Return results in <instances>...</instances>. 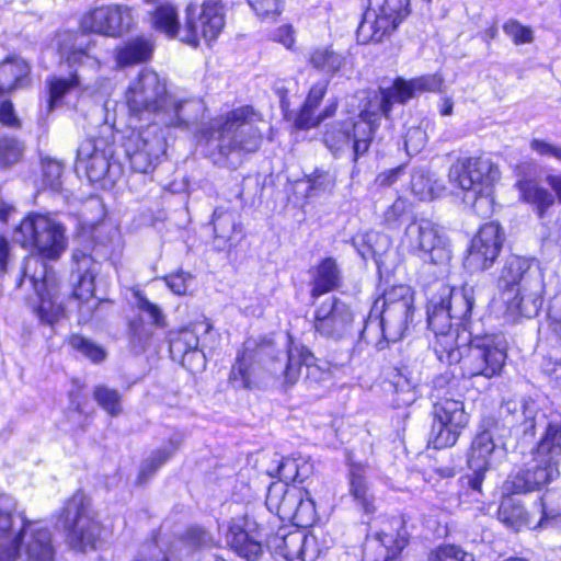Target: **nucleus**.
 Instances as JSON below:
<instances>
[{
	"label": "nucleus",
	"instance_id": "60",
	"mask_svg": "<svg viewBox=\"0 0 561 561\" xmlns=\"http://www.w3.org/2000/svg\"><path fill=\"white\" fill-rule=\"evenodd\" d=\"M503 31L516 45L529 44L534 41L533 30L522 25L517 20L512 19L505 22Z\"/></svg>",
	"mask_w": 561,
	"mask_h": 561
},
{
	"label": "nucleus",
	"instance_id": "21",
	"mask_svg": "<svg viewBox=\"0 0 561 561\" xmlns=\"http://www.w3.org/2000/svg\"><path fill=\"white\" fill-rule=\"evenodd\" d=\"M134 23L131 9L124 4H103L88 12L81 26L85 31L106 36H121L127 32Z\"/></svg>",
	"mask_w": 561,
	"mask_h": 561
},
{
	"label": "nucleus",
	"instance_id": "41",
	"mask_svg": "<svg viewBox=\"0 0 561 561\" xmlns=\"http://www.w3.org/2000/svg\"><path fill=\"white\" fill-rule=\"evenodd\" d=\"M537 514L539 515V520L534 528L561 527V490L547 491L540 499Z\"/></svg>",
	"mask_w": 561,
	"mask_h": 561
},
{
	"label": "nucleus",
	"instance_id": "62",
	"mask_svg": "<svg viewBox=\"0 0 561 561\" xmlns=\"http://www.w3.org/2000/svg\"><path fill=\"white\" fill-rule=\"evenodd\" d=\"M43 182L53 191H58L61 186L62 165L60 162L51 159H45L42 162Z\"/></svg>",
	"mask_w": 561,
	"mask_h": 561
},
{
	"label": "nucleus",
	"instance_id": "57",
	"mask_svg": "<svg viewBox=\"0 0 561 561\" xmlns=\"http://www.w3.org/2000/svg\"><path fill=\"white\" fill-rule=\"evenodd\" d=\"M184 542L192 549H204L215 547L218 539L206 529L195 526L186 531Z\"/></svg>",
	"mask_w": 561,
	"mask_h": 561
},
{
	"label": "nucleus",
	"instance_id": "2",
	"mask_svg": "<svg viewBox=\"0 0 561 561\" xmlns=\"http://www.w3.org/2000/svg\"><path fill=\"white\" fill-rule=\"evenodd\" d=\"M51 530L16 512L13 497L0 495V561H55Z\"/></svg>",
	"mask_w": 561,
	"mask_h": 561
},
{
	"label": "nucleus",
	"instance_id": "25",
	"mask_svg": "<svg viewBox=\"0 0 561 561\" xmlns=\"http://www.w3.org/2000/svg\"><path fill=\"white\" fill-rule=\"evenodd\" d=\"M501 433L520 427L525 434H534L538 405L534 400H507L499 409Z\"/></svg>",
	"mask_w": 561,
	"mask_h": 561
},
{
	"label": "nucleus",
	"instance_id": "54",
	"mask_svg": "<svg viewBox=\"0 0 561 561\" xmlns=\"http://www.w3.org/2000/svg\"><path fill=\"white\" fill-rule=\"evenodd\" d=\"M70 346L94 363L102 362L106 353L98 344L81 335H72L69 339Z\"/></svg>",
	"mask_w": 561,
	"mask_h": 561
},
{
	"label": "nucleus",
	"instance_id": "50",
	"mask_svg": "<svg viewBox=\"0 0 561 561\" xmlns=\"http://www.w3.org/2000/svg\"><path fill=\"white\" fill-rule=\"evenodd\" d=\"M78 274V285L75 287L72 295L76 299L82 302V305L80 306V313L83 314L84 309L87 307V302H89L93 298L95 267L87 268Z\"/></svg>",
	"mask_w": 561,
	"mask_h": 561
},
{
	"label": "nucleus",
	"instance_id": "7",
	"mask_svg": "<svg viewBox=\"0 0 561 561\" xmlns=\"http://www.w3.org/2000/svg\"><path fill=\"white\" fill-rule=\"evenodd\" d=\"M499 179L497 165L488 158L458 159L448 171L449 183L463 193V203L483 218L493 213V186Z\"/></svg>",
	"mask_w": 561,
	"mask_h": 561
},
{
	"label": "nucleus",
	"instance_id": "23",
	"mask_svg": "<svg viewBox=\"0 0 561 561\" xmlns=\"http://www.w3.org/2000/svg\"><path fill=\"white\" fill-rule=\"evenodd\" d=\"M112 148L102 139H85L77 151V167L83 169L91 182H99L110 170Z\"/></svg>",
	"mask_w": 561,
	"mask_h": 561
},
{
	"label": "nucleus",
	"instance_id": "12",
	"mask_svg": "<svg viewBox=\"0 0 561 561\" xmlns=\"http://www.w3.org/2000/svg\"><path fill=\"white\" fill-rule=\"evenodd\" d=\"M265 504L270 512L280 519L294 522L299 527H308L316 520V506L307 490L283 481L272 482Z\"/></svg>",
	"mask_w": 561,
	"mask_h": 561
},
{
	"label": "nucleus",
	"instance_id": "30",
	"mask_svg": "<svg viewBox=\"0 0 561 561\" xmlns=\"http://www.w3.org/2000/svg\"><path fill=\"white\" fill-rule=\"evenodd\" d=\"M227 542L237 554L248 561L256 560L263 551L257 535L248 533L237 523L230 525Z\"/></svg>",
	"mask_w": 561,
	"mask_h": 561
},
{
	"label": "nucleus",
	"instance_id": "49",
	"mask_svg": "<svg viewBox=\"0 0 561 561\" xmlns=\"http://www.w3.org/2000/svg\"><path fill=\"white\" fill-rule=\"evenodd\" d=\"M463 428L454 427L446 423H432L430 432V444L436 449L454 446Z\"/></svg>",
	"mask_w": 561,
	"mask_h": 561
},
{
	"label": "nucleus",
	"instance_id": "9",
	"mask_svg": "<svg viewBox=\"0 0 561 561\" xmlns=\"http://www.w3.org/2000/svg\"><path fill=\"white\" fill-rule=\"evenodd\" d=\"M65 232V227L54 218L30 214L14 230V239L24 248H33L44 259L57 260L68 244Z\"/></svg>",
	"mask_w": 561,
	"mask_h": 561
},
{
	"label": "nucleus",
	"instance_id": "4",
	"mask_svg": "<svg viewBox=\"0 0 561 561\" xmlns=\"http://www.w3.org/2000/svg\"><path fill=\"white\" fill-rule=\"evenodd\" d=\"M260 123H263L261 115L248 105L215 118L204 137L220 156L216 162L236 168L241 162V153L256 151L263 138Z\"/></svg>",
	"mask_w": 561,
	"mask_h": 561
},
{
	"label": "nucleus",
	"instance_id": "14",
	"mask_svg": "<svg viewBox=\"0 0 561 561\" xmlns=\"http://www.w3.org/2000/svg\"><path fill=\"white\" fill-rule=\"evenodd\" d=\"M125 98L131 115L152 113L164 117L171 95L168 94L165 80L157 72L145 69L130 82Z\"/></svg>",
	"mask_w": 561,
	"mask_h": 561
},
{
	"label": "nucleus",
	"instance_id": "43",
	"mask_svg": "<svg viewBox=\"0 0 561 561\" xmlns=\"http://www.w3.org/2000/svg\"><path fill=\"white\" fill-rule=\"evenodd\" d=\"M518 188L523 199L536 207L539 217H543L546 209L554 204L553 194L536 181H520Z\"/></svg>",
	"mask_w": 561,
	"mask_h": 561
},
{
	"label": "nucleus",
	"instance_id": "55",
	"mask_svg": "<svg viewBox=\"0 0 561 561\" xmlns=\"http://www.w3.org/2000/svg\"><path fill=\"white\" fill-rule=\"evenodd\" d=\"M61 55L66 57L67 62L70 65H83L89 67L92 70H99L101 67V62L98 58L93 57L89 53V47L85 49L79 47H73L68 49L66 46L60 47Z\"/></svg>",
	"mask_w": 561,
	"mask_h": 561
},
{
	"label": "nucleus",
	"instance_id": "3",
	"mask_svg": "<svg viewBox=\"0 0 561 561\" xmlns=\"http://www.w3.org/2000/svg\"><path fill=\"white\" fill-rule=\"evenodd\" d=\"M506 351L507 344L502 335H473L463 328L455 347L451 336L442 340L437 347V358L448 365L459 364L463 377L482 376L491 379L501 374L507 357Z\"/></svg>",
	"mask_w": 561,
	"mask_h": 561
},
{
	"label": "nucleus",
	"instance_id": "59",
	"mask_svg": "<svg viewBox=\"0 0 561 561\" xmlns=\"http://www.w3.org/2000/svg\"><path fill=\"white\" fill-rule=\"evenodd\" d=\"M136 307L140 312L146 314L156 327L165 325V316L161 308L139 293L136 294Z\"/></svg>",
	"mask_w": 561,
	"mask_h": 561
},
{
	"label": "nucleus",
	"instance_id": "51",
	"mask_svg": "<svg viewBox=\"0 0 561 561\" xmlns=\"http://www.w3.org/2000/svg\"><path fill=\"white\" fill-rule=\"evenodd\" d=\"M93 398L112 416H116L122 412L121 394L117 390L105 386H98L93 391Z\"/></svg>",
	"mask_w": 561,
	"mask_h": 561
},
{
	"label": "nucleus",
	"instance_id": "11",
	"mask_svg": "<svg viewBox=\"0 0 561 561\" xmlns=\"http://www.w3.org/2000/svg\"><path fill=\"white\" fill-rule=\"evenodd\" d=\"M412 313L413 296L410 287L394 286L382 296L380 320L370 316L364 327L363 335H368L373 327H380L387 342H397L403 336Z\"/></svg>",
	"mask_w": 561,
	"mask_h": 561
},
{
	"label": "nucleus",
	"instance_id": "24",
	"mask_svg": "<svg viewBox=\"0 0 561 561\" xmlns=\"http://www.w3.org/2000/svg\"><path fill=\"white\" fill-rule=\"evenodd\" d=\"M543 276L534 275L529 286L520 287L515 293L503 296L502 300L506 305V311L514 318L536 317L542 307Z\"/></svg>",
	"mask_w": 561,
	"mask_h": 561
},
{
	"label": "nucleus",
	"instance_id": "16",
	"mask_svg": "<svg viewBox=\"0 0 561 561\" xmlns=\"http://www.w3.org/2000/svg\"><path fill=\"white\" fill-rule=\"evenodd\" d=\"M402 244L432 264H446L451 259L449 245L440 229L428 219L413 220L405 228Z\"/></svg>",
	"mask_w": 561,
	"mask_h": 561
},
{
	"label": "nucleus",
	"instance_id": "37",
	"mask_svg": "<svg viewBox=\"0 0 561 561\" xmlns=\"http://www.w3.org/2000/svg\"><path fill=\"white\" fill-rule=\"evenodd\" d=\"M350 493L366 514H373L376 511L375 497L370 493L366 479V469L362 465H351Z\"/></svg>",
	"mask_w": 561,
	"mask_h": 561
},
{
	"label": "nucleus",
	"instance_id": "38",
	"mask_svg": "<svg viewBox=\"0 0 561 561\" xmlns=\"http://www.w3.org/2000/svg\"><path fill=\"white\" fill-rule=\"evenodd\" d=\"M347 58L342 53L335 51L330 46H320L310 50L309 65L325 76L333 77L343 69Z\"/></svg>",
	"mask_w": 561,
	"mask_h": 561
},
{
	"label": "nucleus",
	"instance_id": "48",
	"mask_svg": "<svg viewBox=\"0 0 561 561\" xmlns=\"http://www.w3.org/2000/svg\"><path fill=\"white\" fill-rule=\"evenodd\" d=\"M198 327L185 328L174 333L170 339V354L173 360L184 358L185 354L199 345Z\"/></svg>",
	"mask_w": 561,
	"mask_h": 561
},
{
	"label": "nucleus",
	"instance_id": "8",
	"mask_svg": "<svg viewBox=\"0 0 561 561\" xmlns=\"http://www.w3.org/2000/svg\"><path fill=\"white\" fill-rule=\"evenodd\" d=\"M59 523L68 545L82 552L95 550L103 531L90 499L82 492L75 493L62 507Z\"/></svg>",
	"mask_w": 561,
	"mask_h": 561
},
{
	"label": "nucleus",
	"instance_id": "27",
	"mask_svg": "<svg viewBox=\"0 0 561 561\" xmlns=\"http://www.w3.org/2000/svg\"><path fill=\"white\" fill-rule=\"evenodd\" d=\"M453 316L447 310L442 300L436 295L432 296L427 306V322L430 329L435 333L436 341L434 345L435 354L437 355V347L447 336L454 340V346L459 342V334L461 330L458 328L453 329Z\"/></svg>",
	"mask_w": 561,
	"mask_h": 561
},
{
	"label": "nucleus",
	"instance_id": "1",
	"mask_svg": "<svg viewBox=\"0 0 561 561\" xmlns=\"http://www.w3.org/2000/svg\"><path fill=\"white\" fill-rule=\"evenodd\" d=\"M442 85L443 79L436 73L411 80L398 78L391 87L379 90L360 112L358 121L332 124L324 133L323 141L335 156L352 149V161L356 163L368 151L380 117H388L394 103L403 104L414 98L416 92L439 91Z\"/></svg>",
	"mask_w": 561,
	"mask_h": 561
},
{
	"label": "nucleus",
	"instance_id": "20",
	"mask_svg": "<svg viewBox=\"0 0 561 561\" xmlns=\"http://www.w3.org/2000/svg\"><path fill=\"white\" fill-rule=\"evenodd\" d=\"M313 355L304 345L296 343L288 334L286 351L272 357L265 363L267 370L277 379H282L287 386L295 385L301 375V368L305 366L308 371L318 370L313 366Z\"/></svg>",
	"mask_w": 561,
	"mask_h": 561
},
{
	"label": "nucleus",
	"instance_id": "18",
	"mask_svg": "<svg viewBox=\"0 0 561 561\" xmlns=\"http://www.w3.org/2000/svg\"><path fill=\"white\" fill-rule=\"evenodd\" d=\"M355 313L337 297H329L314 310L313 328L323 337L344 340L354 333Z\"/></svg>",
	"mask_w": 561,
	"mask_h": 561
},
{
	"label": "nucleus",
	"instance_id": "42",
	"mask_svg": "<svg viewBox=\"0 0 561 561\" xmlns=\"http://www.w3.org/2000/svg\"><path fill=\"white\" fill-rule=\"evenodd\" d=\"M327 87V82H319L310 89L308 96L296 118V126L298 128L309 129L319 125V119L314 118V111L325 95Z\"/></svg>",
	"mask_w": 561,
	"mask_h": 561
},
{
	"label": "nucleus",
	"instance_id": "47",
	"mask_svg": "<svg viewBox=\"0 0 561 561\" xmlns=\"http://www.w3.org/2000/svg\"><path fill=\"white\" fill-rule=\"evenodd\" d=\"M411 191L421 201H431L442 196L445 185L423 171H416L411 178Z\"/></svg>",
	"mask_w": 561,
	"mask_h": 561
},
{
	"label": "nucleus",
	"instance_id": "10",
	"mask_svg": "<svg viewBox=\"0 0 561 561\" xmlns=\"http://www.w3.org/2000/svg\"><path fill=\"white\" fill-rule=\"evenodd\" d=\"M410 0H368L357 28L360 44L382 43L388 39L410 14Z\"/></svg>",
	"mask_w": 561,
	"mask_h": 561
},
{
	"label": "nucleus",
	"instance_id": "58",
	"mask_svg": "<svg viewBox=\"0 0 561 561\" xmlns=\"http://www.w3.org/2000/svg\"><path fill=\"white\" fill-rule=\"evenodd\" d=\"M304 546L300 549L299 561H316L324 551L328 550L325 543H320L316 534H302Z\"/></svg>",
	"mask_w": 561,
	"mask_h": 561
},
{
	"label": "nucleus",
	"instance_id": "34",
	"mask_svg": "<svg viewBox=\"0 0 561 561\" xmlns=\"http://www.w3.org/2000/svg\"><path fill=\"white\" fill-rule=\"evenodd\" d=\"M204 112V104L198 99L176 100L172 95L164 114L165 125L182 126L198 119Z\"/></svg>",
	"mask_w": 561,
	"mask_h": 561
},
{
	"label": "nucleus",
	"instance_id": "33",
	"mask_svg": "<svg viewBox=\"0 0 561 561\" xmlns=\"http://www.w3.org/2000/svg\"><path fill=\"white\" fill-rule=\"evenodd\" d=\"M342 284L341 271L333 257H325L316 267L310 295L318 298L321 295L339 288Z\"/></svg>",
	"mask_w": 561,
	"mask_h": 561
},
{
	"label": "nucleus",
	"instance_id": "35",
	"mask_svg": "<svg viewBox=\"0 0 561 561\" xmlns=\"http://www.w3.org/2000/svg\"><path fill=\"white\" fill-rule=\"evenodd\" d=\"M152 51L153 43L151 38L137 36L117 47L115 58L118 66L127 67L149 60Z\"/></svg>",
	"mask_w": 561,
	"mask_h": 561
},
{
	"label": "nucleus",
	"instance_id": "53",
	"mask_svg": "<svg viewBox=\"0 0 561 561\" xmlns=\"http://www.w3.org/2000/svg\"><path fill=\"white\" fill-rule=\"evenodd\" d=\"M428 561H474V558L459 546L440 545L430 552Z\"/></svg>",
	"mask_w": 561,
	"mask_h": 561
},
{
	"label": "nucleus",
	"instance_id": "26",
	"mask_svg": "<svg viewBox=\"0 0 561 561\" xmlns=\"http://www.w3.org/2000/svg\"><path fill=\"white\" fill-rule=\"evenodd\" d=\"M409 540L403 516L391 517L387 526L376 535V557L374 561H393L401 553Z\"/></svg>",
	"mask_w": 561,
	"mask_h": 561
},
{
	"label": "nucleus",
	"instance_id": "6",
	"mask_svg": "<svg viewBox=\"0 0 561 561\" xmlns=\"http://www.w3.org/2000/svg\"><path fill=\"white\" fill-rule=\"evenodd\" d=\"M560 462L561 419L551 415L531 460L508 478L506 489L513 493L539 490L559 477Z\"/></svg>",
	"mask_w": 561,
	"mask_h": 561
},
{
	"label": "nucleus",
	"instance_id": "17",
	"mask_svg": "<svg viewBox=\"0 0 561 561\" xmlns=\"http://www.w3.org/2000/svg\"><path fill=\"white\" fill-rule=\"evenodd\" d=\"M32 267L34 272L30 278L41 300L38 316L42 321L54 324L64 316V306L58 294V278L54 270L38 256L27 259L24 275H27Z\"/></svg>",
	"mask_w": 561,
	"mask_h": 561
},
{
	"label": "nucleus",
	"instance_id": "40",
	"mask_svg": "<svg viewBox=\"0 0 561 561\" xmlns=\"http://www.w3.org/2000/svg\"><path fill=\"white\" fill-rule=\"evenodd\" d=\"M499 520L507 528L519 530L522 527H534L531 515L514 497H504L497 510Z\"/></svg>",
	"mask_w": 561,
	"mask_h": 561
},
{
	"label": "nucleus",
	"instance_id": "19",
	"mask_svg": "<svg viewBox=\"0 0 561 561\" xmlns=\"http://www.w3.org/2000/svg\"><path fill=\"white\" fill-rule=\"evenodd\" d=\"M504 241V234L497 222L484 224L471 240L465 265L471 272L490 268L497 259Z\"/></svg>",
	"mask_w": 561,
	"mask_h": 561
},
{
	"label": "nucleus",
	"instance_id": "29",
	"mask_svg": "<svg viewBox=\"0 0 561 561\" xmlns=\"http://www.w3.org/2000/svg\"><path fill=\"white\" fill-rule=\"evenodd\" d=\"M436 296L442 300L454 319L463 320L471 313L473 306L471 288L455 289L439 283Z\"/></svg>",
	"mask_w": 561,
	"mask_h": 561
},
{
	"label": "nucleus",
	"instance_id": "5",
	"mask_svg": "<svg viewBox=\"0 0 561 561\" xmlns=\"http://www.w3.org/2000/svg\"><path fill=\"white\" fill-rule=\"evenodd\" d=\"M197 7H186V20L182 27L179 23L176 8L171 3H162L156 8L151 15V25L154 30L170 38H178L193 47L199 44L201 35L205 41L211 42L218 37L225 26L224 7L220 0H205L199 14L201 32L195 21Z\"/></svg>",
	"mask_w": 561,
	"mask_h": 561
},
{
	"label": "nucleus",
	"instance_id": "56",
	"mask_svg": "<svg viewBox=\"0 0 561 561\" xmlns=\"http://www.w3.org/2000/svg\"><path fill=\"white\" fill-rule=\"evenodd\" d=\"M23 147L14 138L0 137V168L16 163L22 156Z\"/></svg>",
	"mask_w": 561,
	"mask_h": 561
},
{
	"label": "nucleus",
	"instance_id": "39",
	"mask_svg": "<svg viewBox=\"0 0 561 561\" xmlns=\"http://www.w3.org/2000/svg\"><path fill=\"white\" fill-rule=\"evenodd\" d=\"M432 414L434 423H446L454 427L465 428L469 422L463 402L450 398L437 401L433 407Z\"/></svg>",
	"mask_w": 561,
	"mask_h": 561
},
{
	"label": "nucleus",
	"instance_id": "36",
	"mask_svg": "<svg viewBox=\"0 0 561 561\" xmlns=\"http://www.w3.org/2000/svg\"><path fill=\"white\" fill-rule=\"evenodd\" d=\"M302 534L304 530L299 529L288 533L279 530L268 540V547L276 558L299 561L300 549L304 546Z\"/></svg>",
	"mask_w": 561,
	"mask_h": 561
},
{
	"label": "nucleus",
	"instance_id": "32",
	"mask_svg": "<svg viewBox=\"0 0 561 561\" xmlns=\"http://www.w3.org/2000/svg\"><path fill=\"white\" fill-rule=\"evenodd\" d=\"M417 381V378L407 366L394 369L390 381L394 408L409 407L416 400Z\"/></svg>",
	"mask_w": 561,
	"mask_h": 561
},
{
	"label": "nucleus",
	"instance_id": "13",
	"mask_svg": "<svg viewBox=\"0 0 561 561\" xmlns=\"http://www.w3.org/2000/svg\"><path fill=\"white\" fill-rule=\"evenodd\" d=\"M500 421L495 415H484L471 443L468 454V466L472 470L470 485L480 492L485 472L493 466L495 458L502 454Z\"/></svg>",
	"mask_w": 561,
	"mask_h": 561
},
{
	"label": "nucleus",
	"instance_id": "22",
	"mask_svg": "<svg viewBox=\"0 0 561 561\" xmlns=\"http://www.w3.org/2000/svg\"><path fill=\"white\" fill-rule=\"evenodd\" d=\"M534 275H542L535 260L517 255L508 256L497 279L501 298L519 290L520 287L529 286Z\"/></svg>",
	"mask_w": 561,
	"mask_h": 561
},
{
	"label": "nucleus",
	"instance_id": "63",
	"mask_svg": "<svg viewBox=\"0 0 561 561\" xmlns=\"http://www.w3.org/2000/svg\"><path fill=\"white\" fill-rule=\"evenodd\" d=\"M426 133L421 127L410 128L404 138L405 149L409 154H416L426 144Z\"/></svg>",
	"mask_w": 561,
	"mask_h": 561
},
{
	"label": "nucleus",
	"instance_id": "61",
	"mask_svg": "<svg viewBox=\"0 0 561 561\" xmlns=\"http://www.w3.org/2000/svg\"><path fill=\"white\" fill-rule=\"evenodd\" d=\"M309 188L320 192H332L336 184V175L325 170L317 169L308 175Z\"/></svg>",
	"mask_w": 561,
	"mask_h": 561
},
{
	"label": "nucleus",
	"instance_id": "31",
	"mask_svg": "<svg viewBox=\"0 0 561 561\" xmlns=\"http://www.w3.org/2000/svg\"><path fill=\"white\" fill-rule=\"evenodd\" d=\"M30 65L18 56L8 57L0 64V94L23 87L28 79Z\"/></svg>",
	"mask_w": 561,
	"mask_h": 561
},
{
	"label": "nucleus",
	"instance_id": "46",
	"mask_svg": "<svg viewBox=\"0 0 561 561\" xmlns=\"http://www.w3.org/2000/svg\"><path fill=\"white\" fill-rule=\"evenodd\" d=\"M216 247L224 250L236 232V215L224 208H216L213 215Z\"/></svg>",
	"mask_w": 561,
	"mask_h": 561
},
{
	"label": "nucleus",
	"instance_id": "15",
	"mask_svg": "<svg viewBox=\"0 0 561 561\" xmlns=\"http://www.w3.org/2000/svg\"><path fill=\"white\" fill-rule=\"evenodd\" d=\"M123 147L131 168L136 172L148 173L165 153V130L158 124L133 130L125 137Z\"/></svg>",
	"mask_w": 561,
	"mask_h": 561
},
{
	"label": "nucleus",
	"instance_id": "52",
	"mask_svg": "<svg viewBox=\"0 0 561 561\" xmlns=\"http://www.w3.org/2000/svg\"><path fill=\"white\" fill-rule=\"evenodd\" d=\"M80 84V78L77 73L70 78H53L48 81L49 100L48 110L51 111L62 96L72 88Z\"/></svg>",
	"mask_w": 561,
	"mask_h": 561
},
{
	"label": "nucleus",
	"instance_id": "45",
	"mask_svg": "<svg viewBox=\"0 0 561 561\" xmlns=\"http://www.w3.org/2000/svg\"><path fill=\"white\" fill-rule=\"evenodd\" d=\"M182 442V435L175 434L169 438L165 446L152 453L151 456L141 463L140 479H147L163 466L174 455Z\"/></svg>",
	"mask_w": 561,
	"mask_h": 561
},
{
	"label": "nucleus",
	"instance_id": "44",
	"mask_svg": "<svg viewBox=\"0 0 561 561\" xmlns=\"http://www.w3.org/2000/svg\"><path fill=\"white\" fill-rule=\"evenodd\" d=\"M313 470V465L304 457H287L283 458L277 466V473L279 481L304 482Z\"/></svg>",
	"mask_w": 561,
	"mask_h": 561
},
{
	"label": "nucleus",
	"instance_id": "64",
	"mask_svg": "<svg viewBox=\"0 0 561 561\" xmlns=\"http://www.w3.org/2000/svg\"><path fill=\"white\" fill-rule=\"evenodd\" d=\"M548 320L550 329L561 340V293L556 294L549 301Z\"/></svg>",
	"mask_w": 561,
	"mask_h": 561
},
{
	"label": "nucleus",
	"instance_id": "28",
	"mask_svg": "<svg viewBox=\"0 0 561 561\" xmlns=\"http://www.w3.org/2000/svg\"><path fill=\"white\" fill-rule=\"evenodd\" d=\"M271 345H262L259 351L253 354L251 343L244 344L243 351L238 355L236 364L232 366L229 382L236 389H251L254 385L252 379V360L261 357L263 354H270Z\"/></svg>",
	"mask_w": 561,
	"mask_h": 561
}]
</instances>
